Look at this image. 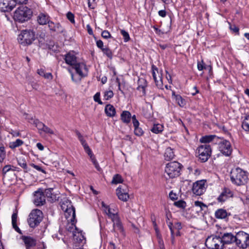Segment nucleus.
<instances>
[{"mask_svg": "<svg viewBox=\"0 0 249 249\" xmlns=\"http://www.w3.org/2000/svg\"><path fill=\"white\" fill-rule=\"evenodd\" d=\"M48 24L51 33H62L63 32L64 29L59 22L54 23L50 20Z\"/></svg>", "mask_w": 249, "mask_h": 249, "instance_id": "aec40b11", "label": "nucleus"}, {"mask_svg": "<svg viewBox=\"0 0 249 249\" xmlns=\"http://www.w3.org/2000/svg\"><path fill=\"white\" fill-rule=\"evenodd\" d=\"M154 230L156 232V236H157V239L162 237V235L160 233V230H159L158 227L154 228Z\"/></svg>", "mask_w": 249, "mask_h": 249, "instance_id": "774afa93", "label": "nucleus"}, {"mask_svg": "<svg viewBox=\"0 0 249 249\" xmlns=\"http://www.w3.org/2000/svg\"><path fill=\"white\" fill-rule=\"evenodd\" d=\"M158 14L160 16L164 18L166 15V12L165 10H161L158 12Z\"/></svg>", "mask_w": 249, "mask_h": 249, "instance_id": "338daca9", "label": "nucleus"}, {"mask_svg": "<svg viewBox=\"0 0 249 249\" xmlns=\"http://www.w3.org/2000/svg\"><path fill=\"white\" fill-rule=\"evenodd\" d=\"M242 127L246 131H249V114L246 116L242 122Z\"/></svg>", "mask_w": 249, "mask_h": 249, "instance_id": "e433bc0d", "label": "nucleus"}, {"mask_svg": "<svg viewBox=\"0 0 249 249\" xmlns=\"http://www.w3.org/2000/svg\"><path fill=\"white\" fill-rule=\"evenodd\" d=\"M170 198L172 200H176L178 198L177 196L176 193L171 191L169 195Z\"/></svg>", "mask_w": 249, "mask_h": 249, "instance_id": "052dcab7", "label": "nucleus"}, {"mask_svg": "<svg viewBox=\"0 0 249 249\" xmlns=\"http://www.w3.org/2000/svg\"><path fill=\"white\" fill-rule=\"evenodd\" d=\"M172 97L175 99L176 102L181 107H183L186 105V101L179 94H176L175 91H172Z\"/></svg>", "mask_w": 249, "mask_h": 249, "instance_id": "a878e982", "label": "nucleus"}, {"mask_svg": "<svg viewBox=\"0 0 249 249\" xmlns=\"http://www.w3.org/2000/svg\"><path fill=\"white\" fill-rule=\"evenodd\" d=\"M6 157V151L4 146L0 147V162L3 161Z\"/></svg>", "mask_w": 249, "mask_h": 249, "instance_id": "de8ad7c7", "label": "nucleus"}, {"mask_svg": "<svg viewBox=\"0 0 249 249\" xmlns=\"http://www.w3.org/2000/svg\"><path fill=\"white\" fill-rule=\"evenodd\" d=\"M64 59L65 62L70 66H72L77 62V57L74 51H70L64 55Z\"/></svg>", "mask_w": 249, "mask_h": 249, "instance_id": "6ab92c4d", "label": "nucleus"}, {"mask_svg": "<svg viewBox=\"0 0 249 249\" xmlns=\"http://www.w3.org/2000/svg\"><path fill=\"white\" fill-rule=\"evenodd\" d=\"M102 206L105 208L104 210L106 213L108 215V217L111 219V220L113 218V215H118V213H111V209L108 206L106 205L104 202H102Z\"/></svg>", "mask_w": 249, "mask_h": 249, "instance_id": "473e14b6", "label": "nucleus"}, {"mask_svg": "<svg viewBox=\"0 0 249 249\" xmlns=\"http://www.w3.org/2000/svg\"><path fill=\"white\" fill-rule=\"evenodd\" d=\"M49 16L45 13H40L37 17V21L40 25H46L50 21Z\"/></svg>", "mask_w": 249, "mask_h": 249, "instance_id": "5701e85b", "label": "nucleus"}, {"mask_svg": "<svg viewBox=\"0 0 249 249\" xmlns=\"http://www.w3.org/2000/svg\"><path fill=\"white\" fill-rule=\"evenodd\" d=\"M71 66H72V68L75 70L76 73L81 77H85L88 75V69L85 63L76 62Z\"/></svg>", "mask_w": 249, "mask_h": 249, "instance_id": "2eb2a0df", "label": "nucleus"}, {"mask_svg": "<svg viewBox=\"0 0 249 249\" xmlns=\"http://www.w3.org/2000/svg\"><path fill=\"white\" fill-rule=\"evenodd\" d=\"M174 224L175 229L177 231H180L182 229V225L181 222H176Z\"/></svg>", "mask_w": 249, "mask_h": 249, "instance_id": "e2e57ef3", "label": "nucleus"}, {"mask_svg": "<svg viewBox=\"0 0 249 249\" xmlns=\"http://www.w3.org/2000/svg\"><path fill=\"white\" fill-rule=\"evenodd\" d=\"M53 188H49L46 189L44 192V194H45L46 195V196L50 199L49 200L50 201H53L55 200V196L53 194Z\"/></svg>", "mask_w": 249, "mask_h": 249, "instance_id": "c756f323", "label": "nucleus"}, {"mask_svg": "<svg viewBox=\"0 0 249 249\" xmlns=\"http://www.w3.org/2000/svg\"><path fill=\"white\" fill-rule=\"evenodd\" d=\"M93 99L95 102H97L100 105H102L103 103L100 99V93L97 92L93 96Z\"/></svg>", "mask_w": 249, "mask_h": 249, "instance_id": "864d4df0", "label": "nucleus"}, {"mask_svg": "<svg viewBox=\"0 0 249 249\" xmlns=\"http://www.w3.org/2000/svg\"><path fill=\"white\" fill-rule=\"evenodd\" d=\"M15 168H16V167H15L13 166H12L11 165H6L4 166L2 170V174L3 176L4 177L6 174L8 172H9L11 170H12L14 171H15L16 169Z\"/></svg>", "mask_w": 249, "mask_h": 249, "instance_id": "4c0bfd02", "label": "nucleus"}, {"mask_svg": "<svg viewBox=\"0 0 249 249\" xmlns=\"http://www.w3.org/2000/svg\"><path fill=\"white\" fill-rule=\"evenodd\" d=\"M18 164L24 170H26V172H27L28 167L25 160L22 158H19L18 160Z\"/></svg>", "mask_w": 249, "mask_h": 249, "instance_id": "58836bf2", "label": "nucleus"}, {"mask_svg": "<svg viewBox=\"0 0 249 249\" xmlns=\"http://www.w3.org/2000/svg\"><path fill=\"white\" fill-rule=\"evenodd\" d=\"M138 87L137 88V90L142 89V93L143 95L145 94V87H146V81L144 79H139L138 80Z\"/></svg>", "mask_w": 249, "mask_h": 249, "instance_id": "7c9ffc66", "label": "nucleus"}, {"mask_svg": "<svg viewBox=\"0 0 249 249\" xmlns=\"http://www.w3.org/2000/svg\"><path fill=\"white\" fill-rule=\"evenodd\" d=\"M96 45L101 50L104 48L103 42L101 40H98L96 41Z\"/></svg>", "mask_w": 249, "mask_h": 249, "instance_id": "680f3d73", "label": "nucleus"}, {"mask_svg": "<svg viewBox=\"0 0 249 249\" xmlns=\"http://www.w3.org/2000/svg\"><path fill=\"white\" fill-rule=\"evenodd\" d=\"M62 210L65 213V216L67 219L69 218L72 216L70 219L71 225H74L76 222L75 210V208L73 206L71 202L69 200H66L63 202L61 205Z\"/></svg>", "mask_w": 249, "mask_h": 249, "instance_id": "0eeeda50", "label": "nucleus"}, {"mask_svg": "<svg viewBox=\"0 0 249 249\" xmlns=\"http://www.w3.org/2000/svg\"><path fill=\"white\" fill-rule=\"evenodd\" d=\"M35 32L32 30H23L18 36V40L19 44L23 46L30 45L36 40Z\"/></svg>", "mask_w": 249, "mask_h": 249, "instance_id": "20e7f679", "label": "nucleus"}, {"mask_svg": "<svg viewBox=\"0 0 249 249\" xmlns=\"http://www.w3.org/2000/svg\"><path fill=\"white\" fill-rule=\"evenodd\" d=\"M43 219V213L38 209H35L31 211L29 215L27 222L31 228L38 226Z\"/></svg>", "mask_w": 249, "mask_h": 249, "instance_id": "423d86ee", "label": "nucleus"}, {"mask_svg": "<svg viewBox=\"0 0 249 249\" xmlns=\"http://www.w3.org/2000/svg\"><path fill=\"white\" fill-rule=\"evenodd\" d=\"M23 144V141L20 139H17L16 141L11 142L9 143V147L12 149L19 147Z\"/></svg>", "mask_w": 249, "mask_h": 249, "instance_id": "f704fd0d", "label": "nucleus"}, {"mask_svg": "<svg viewBox=\"0 0 249 249\" xmlns=\"http://www.w3.org/2000/svg\"><path fill=\"white\" fill-rule=\"evenodd\" d=\"M86 28H87V30L88 34L90 35H93V32L91 26H90V25L89 24L87 25Z\"/></svg>", "mask_w": 249, "mask_h": 249, "instance_id": "0e129e2a", "label": "nucleus"}, {"mask_svg": "<svg viewBox=\"0 0 249 249\" xmlns=\"http://www.w3.org/2000/svg\"><path fill=\"white\" fill-rule=\"evenodd\" d=\"M112 221L113 222V231L117 230L123 234L124 229L119 215H113Z\"/></svg>", "mask_w": 249, "mask_h": 249, "instance_id": "a211bd4d", "label": "nucleus"}, {"mask_svg": "<svg viewBox=\"0 0 249 249\" xmlns=\"http://www.w3.org/2000/svg\"><path fill=\"white\" fill-rule=\"evenodd\" d=\"M197 69L199 71H202L203 70H205L207 68H209V70L211 71L212 69L211 66H206L203 62V60H202L201 62L198 61L197 62Z\"/></svg>", "mask_w": 249, "mask_h": 249, "instance_id": "ea45409f", "label": "nucleus"}, {"mask_svg": "<svg viewBox=\"0 0 249 249\" xmlns=\"http://www.w3.org/2000/svg\"><path fill=\"white\" fill-rule=\"evenodd\" d=\"M67 18L72 23H75L74 15L71 12H69L67 14Z\"/></svg>", "mask_w": 249, "mask_h": 249, "instance_id": "6e6d98bb", "label": "nucleus"}, {"mask_svg": "<svg viewBox=\"0 0 249 249\" xmlns=\"http://www.w3.org/2000/svg\"><path fill=\"white\" fill-rule=\"evenodd\" d=\"M194 205L195 207H199L200 208V211H203L205 209L207 208V206L206 204L201 201H196L194 203Z\"/></svg>", "mask_w": 249, "mask_h": 249, "instance_id": "79ce46f5", "label": "nucleus"}, {"mask_svg": "<svg viewBox=\"0 0 249 249\" xmlns=\"http://www.w3.org/2000/svg\"><path fill=\"white\" fill-rule=\"evenodd\" d=\"M233 196V193L230 189L225 187L222 190L220 195L217 198L219 202H225L227 199L230 197H232Z\"/></svg>", "mask_w": 249, "mask_h": 249, "instance_id": "f3484780", "label": "nucleus"}, {"mask_svg": "<svg viewBox=\"0 0 249 249\" xmlns=\"http://www.w3.org/2000/svg\"><path fill=\"white\" fill-rule=\"evenodd\" d=\"M114 96V93L111 90L106 91L104 93V99L106 100H108L112 98Z\"/></svg>", "mask_w": 249, "mask_h": 249, "instance_id": "37998d69", "label": "nucleus"}, {"mask_svg": "<svg viewBox=\"0 0 249 249\" xmlns=\"http://www.w3.org/2000/svg\"><path fill=\"white\" fill-rule=\"evenodd\" d=\"M81 143V144L82 145L84 149V150L87 153V152H90V148H89V146L88 144H87V143L86 142V140L83 138V139H81V140L79 141Z\"/></svg>", "mask_w": 249, "mask_h": 249, "instance_id": "a18cd8bd", "label": "nucleus"}, {"mask_svg": "<svg viewBox=\"0 0 249 249\" xmlns=\"http://www.w3.org/2000/svg\"><path fill=\"white\" fill-rule=\"evenodd\" d=\"M214 139H218V137L214 135H206L200 138V142L204 144H208V143L212 142Z\"/></svg>", "mask_w": 249, "mask_h": 249, "instance_id": "c85d7f7f", "label": "nucleus"}, {"mask_svg": "<svg viewBox=\"0 0 249 249\" xmlns=\"http://www.w3.org/2000/svg\"><path fill=\"white\" fill-rule=\"evenodd\" d=\"M33 124L36 126L39 132L41 131L44 127L45 124L40 122L38 119H32ZM41 133V132H40Z\"/></svg>", "mask_w": 249, "mask_h": 249, "instance_id": "72a5a7b5", "label": "nucleus"}, {"mask_svg": "<svg viewBox=\"0 0 249 249\" xmlns=\"http://www.w3.org/2000/svg\"><path fill=\"white\" fill-rule=\"evenodd\" d=\"M16 5L14 0H0V10L2 12H10Z\"/></svg>", "mask_w": 249, "mask_h": 249, "instance_id": "4468645a", "label": "nucleus"}, {"mask_svg": "<svg viewBox=\"0 0 249 249\" xmlns=\"http://www.w3.org/2000/svg\"><path fill=\"white\" fill-rule=\"evenodd\" d=\"M152 74L153 77V79L155 81V84L157 87L159 89H162L163 87L162 81V76L161 75H159V80L157 79L156 71L158 72V69L157 67L154 65H152Z\"/></svg>", "mask_w": 249, "mask_h": 249, "instance_id": "4be33fe9", "label": "nucleus"}, {"mask_svg": "<svg viewBox=\"0 0 249 249\" xmlns=\"http://www.w3.org/2000/svg\"><path fill=\"white\" fill-rule=\"evenodd\" d=\"M198 157L203 162L208 160L212 153L211 146L208 144H204L199 146L197 149Z\"/></svg>", "mask_w": 249, "mask_h": 249, "instance_id": "1a4fd4ad", "label": "nucleus"}, {"mask_svg": "<svg viewBox=\"0 0 249 249\" xmlns=\"http://www.w3.org/2000/svg\"><path fill=\"white\" fill-rule=\"evenodd\" d=\"M230 178L231 182L237 186L246 184L248 180L247 172L239 167L231 170Z\"/></svg>", "mask_w": 249, "mask_h": 249, "instance_id": "f03ea898", "label": "nucleus"}, {"mask_svg": "<svg viewBox=\"0 0 249 249\" xmlns=\"http://www.w3.org/2000/svg\"><path fill=\"white\" fill-rule=\"evenodd\" d=\"M18 217V211L15 209V212L12 215V226L17 224V220Z\"/></svg>", "mask_w": 249, "mask_h": 249, "instance_id": "603ef678", "label": "nucleus"}, {"mask_svg": "<svg viewBox=\"0 0 249 249\" xmlns=\"http://www.w3.org/2000/svg\"><path fill=\"white\" fill-rule=\"evenodd\" d=\"M206 180H200L193 183L192 192L196 196H201L206 191Z\"/></svg>", "mask_w": 249, "mask_h": 249, "instance_id": "9d476101", "label": "nucleus"}, {"mask_svg": "<svg viewBox=\"0 0 249 249\" xmlns=\"http://www.w3.org/2000/svg\"><path fill=\"white\" fill-rule=\"evenodd\" d=\"M81 143V144L82 145L84 149V150L87 153V152H90V148H89V146L88 144H87V143L86 142V140L83 138V139H81V140L79 141Z\"/></svg>", "mask_w": 249, "mask_h": 249, "instance_id": "c03bdc74", "label": "nucleus"}, {"mask_svg": "<svg viewBox=\"0 0 249 249\" xmlns=\"http://www.w3.org/2000/svg\"><path fill=\"white\" fill-rule=\"evenodd\" d=\"M30 166L39 172H41L44 174L46 173L45 170H44L41 167H40L39 165H37L34 163H32L30 164Z\"/></svg>", "mask_w": 249, "mask_h": 249, "instance_id": "5fc2aeb1", "label": "nucleus"}, {"mask_svg": "<svg viewBox=\"0 0 249 249\" xmlns=\"http://www.w3.org/2000/svg\"><path fill=\"white\" fill-rule=\"evenodd\" d=\"M164 156L165 160L168 161L173 159L175 156L173 149L170 147H167L165 150Z\"/></svg>", "mask_w": 249, "mask_h": 249, "instance_id": "bb28decb", "label": "nucleus"}, {"mask_svg": "<svg viewBox=\"0 0 249 249\" xmlns=\"http://www.w3.org/2000/svg\"><path fill=\"white\" fill-rule=\"evenodd\" d=\"M214 215L217 219H224L228 216V213L224 209H219L215 212Z\"/></svg>", "mask_w": 249, "mask_h": 249, "instance_id": "cd10ccee", "label": "nucleus"}, {"mask_svg": "<svg viewBox=\"0 0 249 249\" xmlns=\"http://www.w3.org/2000/svg\"><path fill=\"white\" fill-rule=\"evenodd\" d=\"M150 130L154 133L159 134L163 130V126L160 124H154Z\"/></svg>", "mask_w": 249, "mask_h": 249, "instance_id": "2f4dec72", "label": "nucleus"}, {"mask_svg": "<svg viewBox=\"0 0 249 249\" xmlns=\"http://www.w3.org/2000/svg\"><path fill=\"white\" fill-rule=\"evenodd\" d=\"M206 245L212 249H223L224 244L220 233L218 232L212 239L208 237L206 241Z\"/></svg>", "mask_w": 249, "mask_h": 249, "instance_id": "6e6552de", "label": "nucleus"}, {"mask_svg": "<svg viewBox=\"0 0 249 249\" xmlns=\"http://www.w3.org/2000/svg\"><path fill=\"white\" fill-rule=\"evenodd\" d=\"M219 233L224 245L235 242L239 247L242 249H246L249 246V234L244 231L238 232L236 236H234L231 233Z\"/></svg>", "mask_w": 249, "mask_h": 249, "instance_id": "f257e3e1", "label": "nucleus"}, {"mask_svg": "<svg viewBox=\"0 0 249 249\" xmlns=\"http://www.w3.org/2000/svg\"><path fill=\"white\" fill-rule=\"evenodd\" d=\"M166 72V78L167 80H168L169 83H172V77L171 75L169 73L168 71H165Z\"/></svg>", "mask_w": 249, "mask_h": 249, "instance_id": "69168bd1", "label": "nucleus"}, {"mask_svg": "<svg viewBox=\"0 0 249 249\" xmlns=\"http://www.w3.org/2000/svg\"><path fill=\"white\" fill-rule=\"evenodd\" d=\"M219 149L221 153L226 156L231 155L232 152L231 143L227 140H223L219 142Z\"/></svg>", "mask_w": 249, "mask_h": 249, "instance_id": "ddd939ff", "label": "nucleus"}, {"mask_svg": "<svg viewBox=\"0 0 249 249\" xmlns=\"http://www.w3.org/2000/svg\"><path fill=\"white\" fill-rule=\"evenodd\" d=\"M20 239L24 243L26 249H32L36 247L37 244V239L33 236L22 235Z\"/></svg>", "mask_w": 249, "mask_h": 249, "instance_id": "f8f14e48", "label": "nucleus"}, {"mask_svg": "<svg viewBox=\"0 0 249 249\" xmlns=\"http://www.w3.org/2000/svg\"><path fill=\"white\" fill-rule=\"evenodd\" d=\"M124 179L122 177L120 174H115L113 176L112 180L111 181L112 184H117L118 183H122Z\"/></svg>", "mask_w": 249, "mask_h": 249, "instance_id": "c9c22d12", "label": "nucleus"}, {"mask_svg": "<svg viewBox=\"0 0 249 249\" xmlns=\"http://www.w3.org/2000/svg\"><path fill=\"white\" fill-rule=\"evenodd\" d=\"M174 205L177 206V207L183 209L185 208L186 204V202L184 200H180L178 201L175 202Z\"/></svg>", "mask_w": 249, "mask_h": 249, "instance_id": "09e8293b", "label": "nucleus"}, {"mask_svg": "<svg viewBox=\"0 0 249 249\" xmlns=\"http://www.w3.org/2000/svg\"><path fill=\"white\" fill-rule=\"evenodd\" d=\"M33 14L32 10L27 6L19 7L14 12L13 18L16 21L22 23L29 20Z\"/></svg>", "mask_w": 249, "mask_h": 249, "instance_id": "7ed1b4c3", "label": "nucleus"}, {"mask_svg": "<svg viewBox=\"0 0 249 249\" xmlns=\"http://www.w3.org/2000/svg\"><path fill=\"white\" fill-rule=\"evenodd\" d=\"M182 167L178 162H170L166 164L165 172L170 178H175L179 176Z\"/></svg>", "mask_w": 249, "mask_h": 249, "instance_id": "39448f33", "label": "nucleus"}, {"mask_svg": "<svg viewBox=\"0 0 249 249\" xmlns=\"http://www.w3.org/2000/svg\"><path fill=\"white\" fill-rule=\"evenodd\" d=\"M102 52L104 54H105L110 59H111L113 57V53L111 50L108 47H105L102 49Z\"/></svg>", "mask_w": 249, "mask_h": 249, "instance_id": "a19ab883", "label": "nucleus"}, {"mask_svg": "<svg viewBox=\"0 0 249 249\" xmlns=\"http://www.w3.org/2000/svg\"><path fill=\"white\" fill-rule=\"evenodd\" d=\"M102 36L105 39H108L111 37L110 33L107 30H104L102 32Z\"/></svg>", "mask_w": 249, "mask_h": 249, "instance_id": "4d7b16f0", "label": "nucleus"}, {"mask_svg": "<svg viewBox=\"0 0 249 249\" xmlns=\"http://www.w3.org/2000/svg\"><path fill=\"white\" fill-rule=\"evenodd\" d=\"M33 202L36 206H40L45 204L46 200L43 189L39 188L35 192Z\"/></svg>", "mask_w": 249, "mask_h": 249, "instance_id": "9b49d317", "label": "nucleus"}, {"mask_svg": "<svg viewBox=\"0 0 249 249\" xmlns=\"http://www.w3.org/2000/svg\"><path fill=\"white\" fill-rule=\"evenodd\" d=\"M132 123L134 127V134L137 136H141L143 133L144 131L142 128L139 127L140 123L138 120L136 119L135 115L132 116Z\"/></svg>", "mask_w": 249, "mask_h": 249, "instance_id": "412c9836", "label": "nucleus"}, {"mask_svg": "<svg viewBox=\"0 0 249 249\" xmlns=\"http://www.w3.org/2000/svg\"><path fill=\"white\" fill-rule=\"evenodd\" d=\"M41 131L50 135H53L54 134V131L45 124Z\"/></svg>", "mask_w": 249, "mask_h": 249, "instance_id": "3c124183", "label": "nucleus"}, {"mask_svg": "<svg viewBox=\"0 0 249 249\" xmlns=\"http://www.w3.org/2000/svg\"><path fill=\"white\" fill-rule=\"evenodd\" d=\"M121 35L123 36L124 42H127L130 40V36L128 33L124 30H121Z\"/></svg>", "mask_w": 249, "mask_h": 249, "instance_id": "49530a36", "label": "nucleus"}, {"mask_svg": "<svg viewBox=\"0 0 249 249\" xmlns=\"http://www.w3.org/2000/svg\"><path fill=\"white\" fill-rule=\"evenodd\" d=\"M105 112L107 115L110 117H113L116 114L115 108L112 105L110 104H108L106 106L105 108Z\"/></svg>", "mask_w": 249, "mask_h": 249, "instance_id": "393cba45", "label": "nucleus"}, {"mask_svg": "<svg viewBox=\"0 0 249 249\" xmlns=\"http://www.w3.org/2000/svg\"><path fill=\"white\" fill-rule=\"evenodd\" d=\"M116 194L118 198L123 201H127L129 198L126 186H120L116 189Z\"/></svg>", "mask_w": 249, "mask_h": 249, "instance_id": "dca6fc26", "label": "nucleus"}, {"mask_svg": "<svg viewBox=\"0 0 249 249\" xmlns=\"http://www.w3.org/2000/svg\"><path fill=\"white\" fill-rule=\"evenodd\" d=\"M159 249H165L162 238H158Z\"/></svg>", "mask_w": 249, "mask_h": 249, "instance_id": "bf43d9fd", "label": "nucleus"}, {"mask_svg": "<svg viewBox=\"0 0 249 249\" xmlns=\"http://www.w3.org/2000/svg\"><path fill=\"white\" fill-rule=\"evenodd\" d=\"M230 29L233 32L237 34H239V29L235 24H231L230 22H228Z\"/></svg>", "mask_w": 249, "mask_h": 249, "instance_id": "8fccbe9b", "label": "nucleus"}, {"mask_svg": "<svg viewBox=\"0 0 249 249\" xmlns=\"http://www.w3.org/2000/svg\"><path fill=\"white\" fill-rule=\"evenodd\" d=\"M87 153L88 154V155L89 156L90 160L93 163V164H95L97 163L98 162L97 161L95 157L93 154L92 153V152L91 150H90V152H87Z\"/></svg>", "mask_w": 249, "mask_h": 249, "instance_id": "13d9d810", "label": "nucleus"}, {"mask_svg": "<svg viewBox=\"0 0 249 249\" xmlns=\"http://www.w3.org/2000/svg\"><path fill=\"white\" fill-rule=\"evenodd\" d=\"M120 117L121 120L124 123L128 124L130 122L132 116H131V114L129 111L124 110L122 112Z\"/></svg>", "mask_w": 249, "mask_h": 249, "instance_id": "b1692460", "label": "nucleus"}]
</instances>
